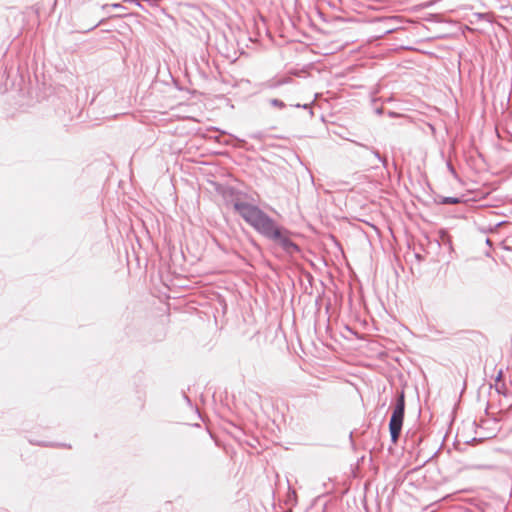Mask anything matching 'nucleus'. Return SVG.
<instances>
[{"label":"nucleus","mask_w":512,"mask_h":512,"mask_svg":"<svg viewBox=\"0 0 512 512\" xmlns=\"http://www.w3.org/2000/svg\"><path fill=\"white\" fill-rule=\"evenodd\" d=\"M234 209L259 233L264 236L273 233L274 221L257 206L237 201L234 203Z\"/></svg>","instance_id":"f257e3e1"},{"label":"nucleus","mask_w":512,"mask_h":512,"mask_svg":"<svg viewBox=\"0 0 512 512\" xmlns=\"http://www.w3.org/2000/svg\"><path fill=\"white\" fill-rule=\"evenodd\" d=\"M443 203L456 204L459 203V200L457 198H445Z\"/></svg>","instance_id":"20e7f679"},{"label":"nucleus","mask_w":512,"mask_h":512,"mask_svg":"<svg viewBox=\"0 0 512 512\" xmlns=\"http://www.w3.org/2000/svg\"><path fill=\"white\" fill-rule=\"evenodd\" d=\"M404 411L405 399L404 394L402 393L398 398L389 423V430L393 442H396L399 438L404 419Z\"/></svg>","instance_id":"f03ea898"},{"label":"nucleus","mask_w":512,"mask_h":512,"mask_svg":"<svg viewBox=\"0 0 512 512\" xmlns=\"http://www.w3.org/2000/svg\"><path fill=\"white\" fill-rule=\"evenodd\" d=\"M273 230V233H268L266 237L273 239L288 252L297 250V246L288 238L282 229L276 226V224L274 225Z\"/></svg>","instance_id":"7ed1b4c3"},{"label":"nucleus","mask_w":512,"mask_h":512,"mask_svg":"<svg viewBox=\"0 0 512 512\" xmlns=\"http://www.w3.org/2000/svg\"><path fill=\"white\" fill-rule=\"evenodd\" d=\"M501 376H502V371H499L498 376H497V380H499L501 378Z\"/></svg>","instance_id":"39448f33"}]
</instances>
